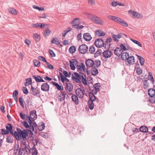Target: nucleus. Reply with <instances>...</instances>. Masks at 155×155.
<instances>
[{
	"instance_id": "1",
	"label": "nucleus",
	"mask_w": 155,
	"mask_h": 155,
	"mask_svg": "<svg viewBox=\"0 0 155 155\" xmlns=\"http://www.w3.org/2000/svg\"><path fill=\"white\" fill-rule=\"evenodd\" d=\"M81 73H82L81 72H79V73L80 74H79L76 72H74V73L75 76H74L73 74L72 75V78L73 80L77 83H81V79L82 78V74H81Z\"/></svg>"
},
{
	"instance_id": "2",
	"label": "nucleus",
	"mask_w": 155,
	"mask_h": 155,
	"mask_svg": "<svg viewBox=\"0 0 155 155\" xmlns=\"http://www.w3.org/2000/svg\"><path fill=\"white\" fill-rule=\"evenodd\" d=\"M17 131L18 132L20 137L22 138L24 140L26 139V137L28 136V133L25 130H21L19 128L17 129Z\"/></svg>"
},
{
	"instance_id": "3",
	"label": "nucleus",
	"mask_w": 155,
	"mask_h": 155,
	"mask_svg": "<svg viewBox=\"0 0 155 155\" xmlns=\"http://www.w3.org/2000/svg\"><path fill=\"white\" fill-rule=\"evenodd\" d=\"M112 41V39L111 38L109 37L107 38L105 42L104 41L103 47L106 49H108L110 47L111 45L110 42H111Z\"/></svg>"
},
{
	"instance_id": "4",
	"label": "nucleus",
	"mask_w": 155,
	"mask_h": 155,
	"mask_svg": "<svg viewBox=\"0 0 155 155\" xmlns=\"http://www.w3.org/2000/svg\"><path fill=\"white\" fill-rule=\"evenodd\" d=\"M30 91H32L31 92V94L33 95L40 97V90L38 89L37 87L35 88L32 86H31Z\"/></svg>"
},
{
	"instance_id": "5",
	"label": "nucleus",
	"mask_w": 155,
	"mask_h": 155,
	"mask_svg": "<svg viewBox=\"0 0 155 155\" xmlns=\"http://www.w3.org/2000/svg\"><path fill=\"white\" fill-rule=\"evenodd\" d=\"M88 47L85 44L80 45L78 48L79 52L81 54H84L87 51Z\"/></svg>"
},
{
	"instance_id": "6",
	"label": "nucleus",
	"mask_w": 155,
	"mask_h": 155,
	"mask_svg": "<svg viewBox=\"0 0 155 155\" xmlns=\"http://www.w3.org/2000/svg\"><path fill=\"white\" fill-rule=\"evenodd\" d=\"M94 43L97 47L101 48L103 47L104 41L101 38H97L95 40Z\"/></svg>"
},
{
	"instance_id": "7",
	"label": "nucleus",
	"mask_w": 155,
	"mask_h": 155,
	"mask_svg": "<svg viewBox=\"0 0 155 155\" xmlns=\"http://www.w3.org/2000/svg\"><path fill=\"white\" fill-rule=\"evenodd\" d=\"M35 141L36 144H35V143H34V145L33 147L31 148L30 152L29 153H32V155H37L38 154V151L35 147V145H37L38 141L36 140H35Z\"/></svg>"
},
{
	"instance_id": "8",
	"label": "nucleus",
	"mask_w": 155,
	"mask_h": 155,
	"mask_svg": "<svg viewBox=\"0 0 155 155\" xmlns=\"http://www.w3.org/2000/svg\"><path fill=\"white\" fill-rule=\"evenodd\" d=\"M50 89V86L47 83H43L41 86V89L45 92H48Z\"/></svg>"
},
{
	"instance_id": "9",
	"label": "nucleus",
	"mask_w": 155,
	"mask_h": 155,
	"mask_svg": "<svg viewBox=\"0 0 155 155\" xmlns=\"http://www.w3.org/2000/svg\"><path fill=\"white\" fill-rule=\"evenodd\" d=\"M76 93L80 98H82L84 95V92L80 88H77L76 90Z\"/></svg>"
},
{
	"instance_id": "10",
	"label": "nucleus",
	"mask_w": 155,
	"mask_h": 155,
	"mask_svg": "<svg viewBox=\"0 0 155 155\" xmlns=\"http://www.w3.org/2000/svg\"><path fill=\"white\" fill-rule=\"evenodd\" d=\"M66 93L65 92H61L59 93L58 94V100L60 101H61L64 100L66 97Z\"/></svg>"
},
{
	"instance_id": "11",
	"label": "nucleus",
	"mask_w": 155,
	"mask_h": 155,
	"mask_svg": "<svg viewBox=\"0 0 155 155\" xmlns=\"http://www.w3.org/2000/svg\"><path fill=\"white\" fill-rule=\"evenodd\" d=\"M66 87L65 89L67 93L70 92L73 89V86L70 83H65Z\"/></svg>"
},
{
	"instance_id": "12",
	"label": "nucleus",
	"mask_w": 155,
	"mask_h": 155,
	"mask_svg": "<svg viewBox=\"0 0 155 155\" xmlns=\"http://www.w3.org/2000/svg\"><path fill=\"white\" fill-rule=\"evenodd\" d=\"M92 21L95 23L99 25H103V21L99 17L96 16H95Z\"/></svg>"
},
{
	"instance_id": "13",
	"label": "nucleus",
	"mask_w": 155,
	"mask_h": 155,
	"mask_svg": "<svg viewBox=\"0 0 155 155\" xmlns=\"http://www.w3.org/2000/svg\"><path fill=\"white\" fill-rule=\"evenodd\" d=\"M94 63V61L91 59H88L85 61V64L87 67H93Z\"/></svg>"
},
{
	"instance_id": "14",
	"label": "nucleus",
	"mask_w": 155,
	"mask_h": 155,
	"mask_svg": "<svg viewBox=\"0 0 155 155\" xmlns=\"http://www.w3.org/2000/svg\"><path fill=\"white\" fill-rule=\"evenodd\" d=\"M51 84L55 87V88L58 90L62 91L64 90V88L62 86L59 85L57 83L52 81L51 83Z\"/></svg>"
},
{
	"instance_id": "15",
	"label": "nucleus",
	"mask_w": 155,
	"mask_h": 155,
	"mask_svg": "<svg viewBox=\"0 0 155 155\" xmlns=\"http://www.w3.org/2000/svg\"><path fill=\"white\" fill-rule=\"evenodd\" d=\"M108 17L109 19L117 22L119 24L122 20L121 18L114 16L110 15L108 16Z\"/></svg>"
},
{
	"instance_id": "16",
	"label": "nucleus",
	"mask_w": 155,
	"mask_h": 155,
	"mask_svg": "<svg viewBox=\"0 0 155 155\" xmlns=\"http://www.w3.org/2000/svg\"><path fill=\"white\" fill-rule=\"evenodd\" d=\"M103 53V56L105 58H108L111 57L112 53L110 51L106 49Z\"/></svg>"
},
{
	"instance_id": "17",
	"label": "nucleus",
	"mask_w": 155,
	"mask_h": 155,
	"mask_svg": "<svg viewBox=\"0 0 155 155\" xmlns=\"http://www.w3.org/2000/svg\"><path fill=\"white\" fill-rule=\"evenodd\" d=\"M123 52V51L120 48L118 47L114 49V54L119 57L120 56Z\"/></svg>"
},
{
	"instance_id": "18",
	"label": "nucleus",
	"mask_w": 155,
	"mask_h": 155,
	"mask_svg": "<svg viewBox=\"0 0 155 155\" xmlns=\"http://www.w3.org/2000/svg\"><path fill=\"white\" fill-rule=\"evenodd\" d=\"M30 117L32 119V120L34 121L35 119H36L37 117L36 114V111L35 110H32L30 113Z\"/></svg>"
},
{
	"instance_id": "19",
	"label": "nucleus",
	"mask_w": 155,
	"mask_h": 155,
	"mask_svg": "<svg viewBox=\"0 0 155 155\" xmlns=\"http://www.w3.org/2000/svg\"><path fill=\"white\" fill-rule=\"evenodd\" d=\"M83 38L86 41H89L91 40L92 37L89 33H86L83 34Z\"/></svg>"
},
{
	"instance_id": "20",
	"label": "nucleus",
	"mask_w": 155,
	"mask_h": 155,
	"mask_svg": "<svg viewBox=\"0 0 155 155\" xmlns=\"http://www.w3.org/2000/svg\"><path fill=\"white\" fill-rule=\"evenodd\" d=\"M8 126L6 127V130L8 132V133L13 134L14 131L12 130V125L10 124H8Z\"/></svg>"
},
{
	"instance_id": "21",
	"label": "nucleus",
	"mask_w": 155,
	"mask_h": 155,
	"mask_svg": "<svg viewBox=\"0 0 155 155\" xmlns=\"http://www.w3.org/2000/svg\"><path fill=\"white\" fill-rule=\"evenodd\" d=\"M121 34H120L117 35L115 34L112 35V37L115 41L117 42L119 41L118 39L120 38L121 37Z\"/></svg>"
},
{
	"instance_id": "22",
	"label": "nucleus",
	"mask_w": 155,
	"mask_h": 155,
	"mask_svg": "<svg viewBox=\"0 0 155 155\" xmlns=\"http://www.w3.org/2000/svg\"><path fill=\"white\" fill-rule=\"evenodd\" d=\"M78 21V18H75L71 22V24L72 25L73 28L78 29L79 27V24H77V23H75L76 21Z\"/></svg>"
},
{
	"instance_id": "23",
	"label": "nucleus",
	"mask_w": 155,
	"mask_h": 155,
	"mask_svg": "<svg viewBox=\"0 0 155 155\" xmlns=\"http://www.w3.org/2000/svg\"><path fill=\"white\" fill-rule=\"evenodd\" d=\"M32 77L37 82H44L45 81L40 76L37 75V76H35V75H33Z\"/></svg>"
},
{
	"instance_id": "24",
	"label": "nucleus",
	"mask_w": 155,
	"mask_h": 155,
	"mask_svg": "<svg viewBox=\"0 0 155 155\" xmlns=\"http://www.w3.org/2000/svg\"><path fill=\"white\" fill-rule=\"evenodd\" d=\"M91 74L93 76H96L98 73V71L97 68L93 67L91 70Z\"/></svg>"
},
{
	"instance_id": "25",
	"label": "nucleus",
	"mask_w": 155,
	"mask_h": 155,
	"mask_svg": "<svg viewBox=\"0 0 155 155\" xmlns=\"http://www.w3.org/2000/svg\"><path fill=\"white\" fill-rule=\"evenodd\" d=\"M129 57V54L126 52H123L122 53L121 56V58L123 60H126Z\"/></svg>"
},
{
	"instance_id": "26",
	"label": "nucleus",
	"mask_w": 155,
	"mask_h": 155,
	"mask_svg": "<svg viewBox=\"0 0 155 155\" xmlns=\"http://www.w3.org/2000/svg\"><path fill=\"white\" fill-rule=\"evenodd\" d=\"M148 95L150 97L155 96V90L153 88H150L148 90Z\"/></svg>"
},
{
	"instance_id": "27",
	"label": "nucleus",
	"mask_w": 155,
	"mask_h": 155,
	"mask_svg": "<svg viewBox=\"0 0 155 155\" xmlns=\"http://www.w3.org/2000/svg\"><path fill=\"white\" fill-rule=\"evenodd\" d=\"M127 60L130 64H133L134 62V57L133 56L129 57Z\"/></svg>"
},
{
	"instance_id": "28",
	"label": "nucleus",
	"mask_w": 155,
	"mask_h": 155,
	"mask_svg": "<svg viewBox=\"0 0 155 155\" xmlns=\"http://www.w3.org/2000/svg\"><path fill=\"white\" fill-rule=\"evenodd\" d=\"M72 101L76 104H78L79 102V100L78 97L75 94H73L71 97Z\"/></svg>"
},
{
	"instance_id": "29",
	"label": "nucleus",
	"mask_w": 155,
	"mask_h": 155,
	"mask_svg": "<svg viewBox=\"0 0 155 155\" xmlns=\"http://www.w3.org/2000/svg\"><path fill=\"white\" fill-rule=\"evenodd\" d=\"M51 42L52 43H54L56 45H57L60 47H62V45L60 43V42L58 40V39L57 38H53L51 40Z\"/></svg>"
},
{
	"instance_id": "30",
	"label": "nucleus",
	"mask_w": 155,
	"mask_h": 155,
	"mask_svg": "<svg viewBox=\"0 0 155 155\" xmlns=\"http://www.w3.org/2000/svg\"><path fill=\"white\" fill-rule=\"evenodd\" d=\"M96 35L98 37L104 36L105 35V33L101 30H97L95 31Z\"/></svg>"
},
{
	"instance_id": "31",
	"label": "nucleus",
	"mask_w": 155,
	"mask_h": 155,
	"mask_svg": "<svg viewBox=\"0 0 155 155\" xmlns=\"http://www.w3.org/2000/svg\"><path fill=\"white\" fill-rule=\"evenodd\" d=\"M51 33V31L48 28L45 29L43 32V35L46 37L48 36Z\"/></svg>"
},
{
	"instance_id": "32",
	"label": "nucleus",
	"mask_w": 155,
	"mask_h": 155,
	"mask_svg": "<svg viewBox=\"0 0 155 155\" xmlns=\"http://www.w3.org/2000/svg\"><path fill=\"white\" fill-rule=\"evenodd\" d=\"M81 74H82V76L81 81L85 85H87L86 76L83 73H81Z\"/></svg>"
},
{
	"instance_id": "33",
	"label": "nucleus",
	"mask_w": 155,
	"mask_h": 155,
	"mask_svg": "<svg viewBox=\"0 0 155 155\" xmlns=\"http://www.w3.org/2000/svg\"><path fill=\"white\" fill-rule=\"evenodd\" d=\"M6 142L8 143H12L13 142V139L11 134L8 135L6 138Z\"/></svg>"
},
{
	"instance_id": "34",
	"label": "nucleus",
	"mask_w": 155,
	"mask_h": 155,
	"mask_svg": "<svg viewBox=\"0 0 155 155\" xmlns=\"http://www.w3.org/2000/svg\"><path fill=\"white\" fill-rule=\"evenodd\" d=\"M139 61L140 65L143 66L144 65L145 60L144 59L140 56L136 55Z\"/></svg>"
},
{
	"instance_id": "35",
	"label": "nucleus",
	"mask_w": 155,
	"mask_h": 155,
	"mask_svg": "<svg viewBox=\"0 0 155 155\" xmlns=\"http://www.w3.org/2000/svg\"><path fill=\"white\" fill-rule=\"evenodd\" d=\"M11 134L13 136H14L17 140H20V136L19 135L18 132L17 131H15L14 133V132H13V134Z\"/></svg>"
},
{
	"instance_id": "36",
	"label": "nucleus",
	"mask_w": 155,
	"mask_h": 155,
	"mask_svg": "<svg viewBox=\"0 0 155 155\" xmlns=\"http://www.w3.org/2000/svg\"><path fill=\"white\" fill-rule=\"evenodd\" d=\"M140 130L143 132H147L148 131V128L147 127L144 126H142L140 128Z\"/></svg>"
},
{
	"instance_id": "37",
	"label": "nucleus",
	"mask_w": 155,
	"mask_h": 155,
	"mask_svg": "<svg viewBox=\"0 0 155 155\" xmlns=\"http://www.w3.org/2000/svg\"><path fill=\"white\" fill-rule=\"evenodd\" d=\"M89 96L90 98L89 100L90 101L93 102L96 100V97L93 95V94H91V93H89Z\"/></svg>"
},
{
	"instance_id": "38",
	"label": "nucleus",
	"mask_w": 155,
	"mask_h": 155,
	"mask_svg": "<svg viewBox=\"0 0 155 155\" xmlns=\"http://www.w3.org/2000/svg\"><path fill=\"white\" fill-rule=\"evenodd\" d=\"M94 67L98 68L101 64V62L99 60H96L94 61Z\"/></svg>"
},
{
	"instance_id": "39",
	"label": "nucleus",
	"mask_w": 155,
	"mask_h": 155,
	"mask_svg": "<svg viewBox=\"0 0 155 155\" xmlns=\"http://www.w3.org/2000/svg\"><path fill=\"white\" fill-rule=\"evenodd\" d=\"M143 86L144 89H147L149 87V83L147 80H144L143 81Z\"/></svg>"
},
{
	"instance_id": "40",
	"label": "nucleus",
	"mask_w": 155,
	"mask_h": 155,
	"mask_svg": "<svg viewBox=\"0 0 155 155\" xmlns=\"http://www.w3.org/2000/svg\"><path fill=\"white\" fill-rule=\"evenodd\" d=\"M25 150L24 149V147L22 146V145H20V148L19 150L18 154L19 155H22L23 153H25Z\"/></svg>"
},
{
	"instance_id": "41",
	"label": "nucleus",
	"mask_w": 155,
	"mask_h": 155,
	"mask_svg": "<svg viewBox=\"0 0 155 155\" xmlns=\"http://www.w3.org/2000/svg\"><path fill=\"white\" fill-rule=\"evenodd\" d=\"M101 87L100 83H98L94 84V89L98 91L100 90V88Z\"/></svg>"
},
{
	"instance_id": "42",
	"label": "nucleus",
	"mask_w": 155,
	"mask_h": 155,
	"mask_svg": "<svg viewBox=\"0 0 155 155\" xmlns=\"http://www.w3.org/2000/svg\"><path fill=\"white\" fill-rule=\"evenodd\" d=\"M129 14L131 16H134L135 17H136L138 16V13L137 12H135L134 11L131 10L129 11Z\"/></svg>"
},
{
	"instance_id": "43",
	"label": "nucleus",
	"mask_w": 155,
	"mask_h": 155,
	"mask_svg": "<svg viewBox=\"0 0 155 155\" xmlns=\"http://www.w3.org/2000/svg\"><path fill=\"white\" fill-rule=\"evenodd\" d=\"M26 82L25 84V86H27L31 84L32 80L31 78H28L26 79Z\"/></svg>"
},
{
	"instance_id": "44",
	"label": "nucleus",
	"mask_w": 155,
	"mask_h": 155,
	"mask_svg": "<svg viewBox=\"0 0 155 155\" xmlns=\"http://www.w3.org/2000/svg\"><path fill=\"white\" fill-rule=\"evenodd\" d=\"M34 38L36 42H38L40 40V36L37 33L34 34L33 35Z\"/></svg>"
},
{
	"instance_id": "45",
	"label": "nucleus",
	"mask_w": 155,
	"mask_h": 155,
	"mask_svg": "<svg viewBox=\"0 0 155 155\" xmlns=\"http://www.w3.org/2000/svg\"><path fill=\"white\" fill-rule=\"evenodd\" d=\"M93 102L90 101H89L88 102V107L91 110H93L94 108V104Z\"/></svg>"
},
{
	"instance_id": "46",
	"label": "nucleus",
	"mask_w": 155,
	"mask_h": 155,
	"mask_svg": "<svg viewBox=\"0 0 155 155\" xmlns=\"http://www.w3.org/2000/svg\"><path fill=\"white\" fill-rule=\"evenodd\" d=\"M8 11L10 12L14 15H16L17 14L16 10L13 8H8Z\"/></svg>"
},
{
	"instance_id": "47",
	"label": "nucleus",
	"mask_w": 155,
	"mask_h": 155,
	"mask_svg": "<svg viewBox=\"0 0 155 155\" xmlns=\"http://www.w3.org/2000/svg\"><path fill=\"white\" fill-rule=\"evenodd\" d=\"M76 50V49L75 46H71L70 47L69 49V51L71 53L73 54L75 52Z\"/></svg>"
},
{
	"instance_id": "48",
	"label": "nucleus",
	"mask_w": 155,
	"mask_h": 155,
	"mask_svg": "<svg viewBox=\"0 0 155 155\" xmlns=\"http://www.w3.org/2000/svg\"><path fill=\"white\" fill-rule=\"evenodd\" d=\"M148 78L149 79H150L151 81L152 84H153L154 80L152 76V73L151 72H150L148 73Z\"/></svg>"
},
{
	"instance_id": "49",
	"label": "nucleus",
	"mask_w": 155,
	"mask_h": 155,
	"mask_svg": "<svg viewBox=\"0 0 155 155\" xmlns=\"http://www.w3.org/2000/svg\"><path fill=\"white\" fill-rule=\"evenodd\" d=\"M29 128H29V130H27L28 131H29L31 133V134H33V133L32 131H34V128L32 124L29 125Z\"/></svg>"
},
{
	"instance_id": "50",
	"label": "nucleus",
	"mask_w": 155,
	"mask_h": 155,
	"mask_svg": "<svg viewBox=\"0 0 155 155\" xmlns=\"http://www.w3.org/2000/svg\"><path fill=\"white\" fill-rule=\"evenodd\" d=\"M30 146L29 144H26L25 147H24V149L26 152L27 153V154H28L30 151L31 149H30Z\"/></svg>"
},
{
	"instance_id": "51",
	"label": "nucleus",
	"mask_w": 155,
	"mask_h": 155,
	"mask_svg": "<svg viewBox=\"0 0 155 155\" xmlns=\"http://www.w3.org/2000/svg\"><path fill=\"white\" fill-rule=\"evenodd\" d=\"M34 64L35 66L36 67H38L40 65V62L37 60H34L33 61Z\"/></svg>"
},
{
	"instance_id": "52",
	"label": "nucleus",
	"mask_w": 155,
	"mask_h": 155,
	"mask_svg": "<svg viewBox=\"0 0 155 155\" xmlns=\"http://www.w3.org/2000/svg\"><path fill=\"white\" fill-rule=\"evenodd\" d=\"M45 124L43 122L41 123V126H39L38 128L39 130L42 131L45 128Z\"/></svg>"
},
{
	"instance_id": "53",
	"label": "nucleus",
	"mask_w": 155,
	"mask_h": 155,
	"mask_svg": "<svg viewBox=\"0 0 155 155\" xmlns=\"http://www.w3.org/2000/svg\"><path fill=\"white\" fill-rule=\"evenodd\" d=\"M19 102L20 105L21 106L22 108H24V105L23 103V99L22 97H20L19 98Z\"/></svg>"
},
{
	"instance_id": "54",
	"label": "nucleus",
	"mask_w": 155,
	"mask_h": 155,
	"mask_svg": "<svg viewBox=\"0 0 155 155\" xmlns=\"http://www.w3.org/2000/svg\"><path fill=\"white\" fill-rule=\"evenodd\" d=\"M86 15H87L88 18L92 21H93V19L94 18L95 16V15H91V14L89 13H86Z\"/></svg>"
},
{
	"instance_id": "55",
	"label": "nucleus",
	"mask_w": 155,
	"mask_h": 155,
	"mask_svg": "<svg viewBox=\"0 0 155 155\" xmlns=\"http://www.w3.org/2000/svg\"><path fill=\"white\" fill-rule=\"evenodd\" d=\"M95 51V48L94 46H92L89 48V51L91 54H93Z\"/></svg>"
},
{
	"instance_id": "56",
	"label": "nucleus",
	"mask_w": 155,
	"mask_h": 155,
	"mask_svg": "<svg viewBox=\"0 0 155 155\" xmlns=\"http://www.w3.org/2000/svg\"><path fill=\"white\" fill-rule=\"evenodd\" d=\"M70 65L71 69L72 70H74L75 69V67L74 64H72V61H70Z\"/></svg>"
},
{
	"instance_id": "57",
	"label": "nucleus",
	"mask_w": 155,
	"mask_h": 155,
	"mask_svg": "<svg viewBox=\"0 0 155 155\" xmlns=\"http://www.w3.org/2000/svg\"><path fill=\"white\" fill-rule=\"evenodd\" d=\"M130 40L132 41L134 43L137 45L139 46L140 47H142V45L138 41L136 40H134L132 39H130Z\"/></svg>"
},
{
	"instance_id": "58",
	"label": "nucleus",
	"mask_w": 155,
	"mask_h": 155,
	"mask_svg": "<svg viewBox=\"0 0 155 155\" xmlns=\"http://www.w3.org/2000/svg\"><path fill=\"white\" fill-rule=\"evenodd\" d=\"M120 24L122 26L127 27L128 26L127 23L124 20L122 19L120 23Z\"/></svg>"
},
{
	"instance_id": "59",
	"label": "nucleus",
	"mask_w": 155,
	"mask_h": 155,
	"mask_svg": "<svg viewBox=\"0 0 155 155\" xmlns=\"http://www.w3.org/2000/svg\"><path fill=\"white\" fill-rule=\"evenodd\" d=\"M136 72L138 75H140L142 73V71L140 68H137L136 69Z\"/></svg>"
},
{
	"instance_id": "60",
	"label": "nucleus",
	"mask_w": 155,
	"mask_h": 155,
	"mask_svg": "<svg viewBox=\"0 0 155 155\" xmlns=\"http://www.w3.org/2000/svg\"><path fill=\"white\" fill-rule=\"evenodd\" d=\"M76 68L77 69V71L79 73V72H82V66L81 64V65H76Z\"/></svg>"
},
{
	"instance_id": "61",
	"label": "nucleus",
	"mask_w": 155,
	"mask_h": 155,
	"mask_svg": "<svg viewBox=\"0 0 155 155\" xmlns=\"http://www.w3.org/2000/svg\"><path fill=\"white\" fill-rule=\"evenodd\" d=\"M1 131L2 132V136L4 134H8V132L6 130H5L4 129H2L1 130Z\"/></svg>"
},
{
	"instance_id": "62",
	"label": "nucleus",
	"mask_w": 155,
	"mask_h": 155,
	"mask_svg": "<svg viewBox=\"0 0 155 155\" xmlns=\"http://www.w3.org/2000/svg\"><path fill=\"white\" fill-rule=\"evenodd\" d=\"M22 90L24 93L25 94H27L28 93V90L26 87H23Z\"/></svg>"
},
{
	"instance_id": "63",
	"label": "nucleus",
	"mask_w": 155,
	"mask_h": 155,
	"mask_svg": "<svg viewBox=\"0 0 155 155\" xmlns=\"http://www.w3.org/2000/svg\"><path fill=\"white\" fill-rule=\"evenodd\" d=\"M33 8L35 9H38L39 11H43L44 10V8H41L38 7V6H36L35 5H34L33 6Z\"/></svg>"
},
{
	"instance_id": "64",
	"label": "nucleus",
	"mask_w": 155,
	"mask_h": 155,
	"mask_svg": "<svg viewBox=\"0 0 155 155\" xmlns=\"http://www.w3.org/2000/svg\"><path fill=\"white\" fill-rule=\"evenodd\" d=\"M150 101L152 103H155V96L153 97H150L149 99Z\"/></svg>"
}]
</instances>
